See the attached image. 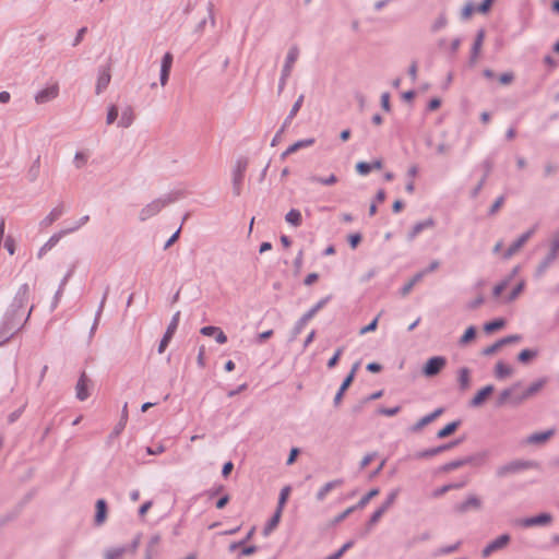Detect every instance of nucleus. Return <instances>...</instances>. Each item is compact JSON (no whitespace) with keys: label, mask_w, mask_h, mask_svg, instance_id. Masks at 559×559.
Listing matches in <instances>:
<instances>
[{"label":"nucleus","mask_w":559,"mask_h":559,"mask_svg":"<svg viewBox=\"0 0 559 559\" xmlns=\"http://www.w3.org/2000/svg\"><path fill=\"white\" fill-rule=\"evenodd\" d=\"M511 543V535L508 533L499 535L488 543L481 550L483 558L490 557L493 552L504 549Z\"/></svg>","instance_id":"nucleus-9"},{"label":"nucleus","mask_w":559,"mask_h":559,"mask_svg":"<svg viewBox=\"0 0 559 559\" xmlns=\"http://www.w3.org/2000/svg\"><path fill=\"white\" fill-rule=\"evenodd\" d=\"M440 453H442V450H441V447L438 445L435 448L420 450L414 454V457L416 460L431 459L432 456H436Z\"/></svg>","instance_id":"nucleus-44"},{"label":"nucleus","mask_w":559,"mask_h":559,"mask_svg":"<svg viewBox=\"0 0 559 559\" xmlns=\"http://www.w3.org/2000/svg\"><path fill=\"white\" fill-rule=\"evenodd\" d=\"M314 143H316L314 138L298 140L288 146V153L294 154L301 148L309 147V146L313 145Z\"/></svg>","instance_id":"nucleus-43"},{"label":"nucleus","mask_w":559,"mask_h":559,"mask_svg":"<svg viewBox=\"0 0 559 559\" xmlns=\"http://www.w3.org/2000/svg\"><path fill=\"white\" fill-rule=\"evenodd\" d=\"M384 512H382L380 509H377L369 518V520L366 523L365 530L360 533V537H366L369 535V533L372 531L373 526L380 521V519L383 516Z\"/></svg>","instance_id":"nucleus-32"},{"label":"nucleus","mask_w":559,"mask_h":559,"mask_svg":"<svg viewBox=\"0 0 559 559\" xmlns=\"http://www.w3.org/2000/svg\"><path fill=\"white\" fill-rule=\"evenodd\" d=\"M355 169L358 175L360 176H367L371 173L370 163L360 160L356 164Z\"/></svg>","instance_id":"nucleus-58"},{"label":"nucleus","mask_w":559,"mask_h":559,"mask_svg":"<svg viewBox=\"0 0 559 559\" xmlns=\"http://www.w3.org/2000/svg\"><path fill=\"white\" fill-rule=\"evenodd\" d=\"M127 407H128V405L126 403L123 405V408H122L119 421L116 424V426L114 427L112 431L109 433V436L107 438V444H110L114 439L119 437L120 433L126 428V425H127V421H128V408Z\"/></svg>","instance_id":"nucleus-22"},{"label":"nucleus","mask_w":559,"mask_h":559,"mask_svg":"<svg viewBox=\"0 0 559 559\" xmlns=\"http://www.w3.org/2000/svg\"><path fill=\"white\" fill-rule=\"evenodd\" d=\"M448 24V19L444 13H441L431 26V32L437 33L444 28Z\"/></svg>","instance_id":"nucleus-52"},{"label":"nucleus","mask_w":559,"mask_h":559,"mask_svg":"<svg viewBox=\"0 0 559 559\" xmlns=\"http://www.w3.org/2000/svg\"><path fill=\"white\" fill-rule=\"evenodd\" d=\"M285 221L294 226V227H299L301 226L302 224V216H301V213L299 210L297 209H290L286 215H285Z\"/></svg>","instance_id":"nucleus-36"},{"label":"nucleus","mask_w":559,"mask_h":559,"mask_svg":"<svg viewBox=\"0 0 559 559\" xmlns=\"http://www.w3.org/2000/svg\"><path fill=\"white\" fill-rule=\"evenodd\" d=\"M507 324V321L504 318H496L491 321H488L484 324L483 329L485 331V333L487 334H491L496 331H499L501 329H503Z\"/></svg>","instance_id":"nucleus-34"},{"label":"nucleus","mask_w":559,"mask_h":559,"mask_svg":"<svg viewBox=\"0 0 559 559\" xmlns=\"http://www.w3.org/2000/svg\"><path fill=\"white\" fill-rule=\"evenodd\" d=\"M290 491H292L290 486H285L281 489L276 510L283 511V508L285 507V504L289 498Z\"/></svg>","instance_id":"nucleus-49"},{"label":"nucleus","mask_w":559,"mask_h":559,"mask_svg":"<svg viewBox=\"0 0 559 559\" xmlns=\"http://www.w3.org/2000/svg\"><path fill=\"white\" fill-rule=\"evenodd\" d=\"M59 95V84L56 82L52 85L40 90L35 95V100L37 104H45L52 99H55Z\"/></svg>","instance_id":"nucleus-17"},{"label":"nucleus","mask_w":559,"mask_h":559,"mask_svg":"<svg viewBox=\"0 0 559 559\" xmlns=\"http://www.w3.org/2000/svg\"><path fill=\"white\" fill-rule=\"evenodd\" d=\"M546 382H547L546 378H540L537 381L531 383V385L527 388L528 389V393H531L532 395H535L536 393H538L544 388Z\"/></svg>","instance_id":"nucleus-60"},{"label":"nucleus","mask_w":559,"mask_h":559,"mask_svg":"<svg viewBox=\"0 0 559 559\" xmlns=\"http://www.w3.org/2000/svg\"><path fill=\"white\" fill-rule=\"evenodd\" d=\"M484 38H485V31L483 28H480V29H478V32L475 36L474 43L472 45V48H471V55H469V59H468L469 67L475 66L477 58L479 56L483 43H484Z\"/></svg>","instance_id":"nucleus-19"},{"label":"nucleus","mask_w":559,"mask_h":559,"mask_svg":"<svg viewBox=\"0 0 559 559\" xmlns=\"http://www.w3.org/2000/svg\"><path fill=\"white\" fill-rule=\"evenodd\" d=\"M483 508V501L475 495H469L464 501L456 503L453 507L454 512L459 514L467 513L468 511H479Z\"/></svg>","instance_id":"nucleus-11"},{"label":"nucleus","mask_w":559,"mask_h":559,"mask_svg":"<svg viewBox=\"0 0 559 559\" xmlns=\"http://www.w3.org/2000/svg\"><path fill=\"white\" fill-rule=\"evenodd\" d=\"M282 511L275 510L273 515L270 518V520L266 522L265 526L263 527V535L267 536L273 530H275L281 521Z\"/></svg>","instance_id":"nucleus-37"},{"label":"nucleus","mask_w":559,"mask_h":559,"mask_svg":"<svg viewBox=\"0 0 559 559\" xmlns=\"http://www.w3.org/2000/svg\"><path fill=\"white\" fill-rule=\"evenodd\" d=\"M381 313H379L377 317H374L370 323H368L367 325L362 326L359 331V334L360 335H364V334H367V333H370V332H374L378 328V322H379V318H380Z\"/></svg>","instance_id":"nucleus-55"},{"label":"nucleus","mask_w":559,"mask_h":559,"mask_svg":"<svg viewBox=\"0 0 559 559\" xmlns=\"http://www.w3.org/2000/svg\"><path fill=\"white\" fill-rule=\"evenodd\" d=\"M537 356H538V349L524 348L518 354L516 359L519 362L526 365V364H530Z\"/></svg>","instance_id":"nucleus-35"},{"label":"nucleus","mask_w":559,"mask_h":559,"mask_svg":"<svg viewBox=\"0 0 559 559\" xmlns=\"http://www.w3.org/2000/svg\"><path fill=\"white\" fill-rule=\"evenodd\" d=\"M399 492H400V489H393L392 491H390L389 495L386 496L385 500L382 502V504L378 509H380L382 512L385 513L392 507V504L395 502V500L399 496Z\"/></svg>","instance_id":"nucleus-47"},{"label":"nucleus","mask_w":559,"mask_h":559,"mask_svg":"<svg viewBox=\"0 0 559 559\" xmlns=\"http://www.w3.org/2000/svg\"><path fill=\"white\" fill-rule=\"evenodd\" d=\"M457 383L460 391L464 392L471 386V370L467 367H462L457 371Z\"/></svg>","instance_id":"nucleus-29"},{"label":"nucleus","mask_w":559,"mask_h":559,"mask_svg":"<svg viewBox=\"0 0 559 559\" xmlns=\"http://www.w3.org/2000/svg\"><path fill=\"white\" fill-rule=\"evenodd\" d=\"M29 299V286L28 284H23L19 287L15 296L8 310L5 311L1 324V335L5 336L4 342H8L10 338L14 336V334L22 329L24 323L27 322L34 306H31L26 317L23 320L24 316V307L28 302Z\"/></svg>","instance_id":"nucleus-1"},{"label":"nucleus","mask_w":559,"mask_h":559,"mask_svg":"<svg viewBox=\"0 0 559 559\" xmlns=\"http://www.w3.org/2000/svg\"><path fill=\"white\" fill-rule=\"evenodd\" d=\"M512 372H513V369L509 365L504 364L501 360L498 361L495 366V377L497 379L501 380L507 377H510L512 374Z\"/></svg>","instance_id":"nucleus-39"},{"label":"nucleus","mask_w":559,"mask_h":559,"mask_svg":"<svg viewBox=\"0 0 559 559\" xmlns=\"http://www.w3.org/2000/svg\"><path fill=\"white\" fill-rule=\"evenodd\" d=\"M401 412V406L396 405L394 407H384L381 406L378 408V413L383 416L392 417L397 415Z\"/></svg>","instance_id":"nucleus-59"},{"label":"nucleus","mask_w":559,"mask_h":559,"mask_svg":"<svg viewBox=\"0 0 559 559\" xmlns=\"http://www.w3.org/2000/svg\"><path fill=\"white\" fill-rule=\"evenodd\" d=\"M108 293H109V286L106 287L105 293L103 295V298L100 300V304L98 306V309L96 311L95 319H94L93 325L91 328V333H94V331L97 328V324L99 322V319H100V316H102V312H103V309H104V306H105Z\"/></svg>","instance_id":"nucleus-46"},{"label":"nucleus","mask_w":559,"mask_h":559,"mask_svg":"<svg viewBox=\"0 0 559 559\" xmlns=\"http://www.w3.org/2000/svg\"><path fill=\"white\" fill-rule=\"evenodd\" d=\"M447 366V358L444 356H432L424 364L421 372L426 378L438 376Z\"/></svg>","instance_id":"nucleus-7"},{"label":"nucleus","mask_w":559,"mask_h":559,"mask_svg":"<svg viewBox=\"0 0 559 559\" xmlns=\"http://www.w3.org/2000/svg\"><path fill=\"white\" fill-rule=\"evenodd\" d=\"M178 193H168L165 197L158 198L153 200L151 203L145 205L139 214V219L141 222H145L146 219L155 216L158 214L162 209H164L166 205L175 202L178 199Z\"/></svg>","instance_id":"nucleus-3"},{"label":"nucleus","mask_w":559,"mask_h":559,"mask_svg":"<svg viewBox=\"0 0 559 559\" xmlns=\"http://www.w3.org/2000/svg\"><path fill=\"white\" fill-rule=\"evenodd\" d=\"M259 547L255 546V545H247L245 544L240 551H239V557H248V556H251L253 554H255L258 551Z\"/></svg>","instance_id":"nucleus-64"},{"label":"nucleus","mask_w":559,"mask_h":559,"mask_svg":"<svg viewBox=\"0 0 559 559\" xmlns=\"http://www.w3.org/2000/svg\"><path fill=\"white\" fill-rule=\"evenodd\" d=\"M40 173V156L38 155L27 170V179L31 182L37 180Z\"/></svg>","instance_id":"nucleus-45"},{"label":"nucleus","mask_w":559,"mask_h":559,"mask_svg":"<svg viewBox=\"0 0 559 559\" xmlns=\"http://www.w3.org/2000/svg\"><path fill=\"white\" fill-rule=\"evenodd\" d=\"M461 425H462L461 419L453 420V421L447 424L443 428L439 429L436 437L438 439H444V438L453 435L459 429V427Z\"/></svg>","instance_id":"nucleus-31"},{"label":"nucleus","mask_w":559,"mask_h":559,"mask_svg":"<svg viewBox=\"0 0 559 559\" xmlns=\"http://www.w3.org/2000/svg\"><path fill=\"white\" fill-rule=\"evenodd\" d=\"M343 484H344V479H343V478H337V479H334V480H331V481L326 483L325 485H323V486L318 490V492H317V495H316L317 500H318V501H323V500L325 499L326 495H328L331 490H333V489H335V488H337V487L342 486Z\"/></svg>","instance_id":"nucleus-28"},{"label":"nucleus","mask_w":559,"mask_h":559,"mask_svg":"<svg viewBox=\"0 0 559 559\" xmlns=\"http://www.w3.org/2000/svg\"><path fill=\"white\" fill-rule=\"evenodd\" d=\"M435 226L436 221L433 217H428L421 222H417L407 233V240L413 241L421 231H424L427 228H432Z\"/></svg>","instance_id":"nucleus-21"},{"label":"nucleus","mask_w":559,"mask_h":559,"mask_svg":"<svg viewBox=\"0 0 559 559\" xmlns=\"http://www.w3.org/2000/svg\"><path fill=\"white\" fill-rule=\"evenodd\" d=\"M134 120L133 110L131 107H127L122 112L120 120L118 121V127L129 128Z\"/></svg>","instance_id":"nucleus-42"},{"label":"nucleus","mask_w":559,"mask_h":559,"mask_svg":"<svg viewBox=\"0 0 559 559\" xmlns=\"http://www.w3.org/2000/svg\"><path fill=\"white\" fill-rule=\"evenodd\" d=\"M63 205L59 204L40 222V226L48 227L63 214Z\"/></svg>","instance_id":"nucleus-33"},{"label":"nucleus","mask_w":559,"mask_h":559,"mask_svg":"<svg viewBox=\"0 0 559 559\" xmlns=\"http://www.w3.org/2000/svg\"><path fill=\"white\" fill-rule=\"evenodd\" d=\"M344 352V347H338L335 353L333 354V356L328 360V364H326V367L329 369H333L337 366L338 361H340V358L342 356Z\"/></svg>","instance_id":"nucleus-56"},{"label":"nucleus","mask_w":559,"mask_h":559,"mask_svg":"<svg viewBox=\"0 0 559 559\" xmlns=\"http://www.w3.org/2000/svg\"><path fill=\"white\" fill-rule=\"evenodd\" d=\"M536 466V463L533 461H524V460H514L509 462L497 469V475L499 477L507 476L509 474L520 473L525 469H530Z\"/></svg>","instance_id":"nucleus-6"},{"label":"nucleus","mask_w":559,"mask_h":559,"mask_svg":"<svg viewBox=\"0 0 559 559\" xmlns=\"http://www.w3.org/2000/svg\"><path fill=\"white\" fill-rule=\"evenodd\" d=\"M504 201H506V197L504 195L498 197L495 200V202L491 204V206L489 207L487 215L488 216H495L499 212L501 206L504 204Z\"/></svg>","instance_id":"nucleus-51"},{"label":"nucleus","mask_w":559,"mask_h":559,"mask_svg":"<svg viewBox=\"0 0 559 559\" xmlns=\"http://www.w3.org/2000/svg\"><path fill=\"white\" fill-rule=\"evenodd\" d=\"M521 340H522V335H520V334H512V335H508V336H504L502 338H499L498 343H499L500 347H503L506 345L518 343Z\"/></svg>","instance_id":"nucleus-57"},{"label":"nucleus","mask_w":559,"mask_h":559,"mask_svg":"<svg viewBox=\"0 0 559 559\" xmlns=\"http://www.w3.org/2000/svg\"><path fill=\"white\" fill-rule=\"evenodd\" d=\"M362 240V235L360 233L349 234L347 237V242L352 249H356Z\"/></svg>","instance_id":"nucleus-61"},{"label":"nucleus","mask_w":559,"mask_h":559,"mask_svg":"<svg viewBox=\"0 0 559 559\" xmlns=\"http://www.w3.org/2000/svg\"><path fill=\"white\" fill-rule=\"evenodd\" d=\"M179 320H180V311H177L173 316V318H171V320H170V322H169V324H168V326H167V329H166V331H165V333H164V335H163V337H162V340H160V342L158 344V348H157L158 354H163L166 350V348L169 345L174 334L177 331V328H178V324H179Z\"/></svg>","instance_id":"nucleus-10"},{"label":"nucleus","mask_w":559,"mask_h":559,"mask_svg":"<svg viewBox=\"0 0 559 559\" xmlns=\"http://www.w3.org/2000/svg\"><path fill=\"white\" fill-rule=\"evenodd\" d=\"M559 258V237H555L550 242V249L545 258L538 263L534 277L539 280L546 273V271L552 265L555 260Z\"/></svg>","instance_id":"nucleus-4"},{"label":"nucleus","mask_w":559,"mask_h":559,"mask_svg":"<svg viewBox=\"0 0 559 559\" xmlns=\"http://www.w3.org/2000/svg\"><path fill=\"white\" fill-rule=\"evenodd\" d=\"M535 230H536V226L532 227L531 229H528L527 231L522 234L504 251L503 258L504 259H510L513 254H515L525 245V242L534 235Z\"/></svg>","instance_id":"nucleus-14"},{"label":"nucleus","mask_w":559,"mask_h":559,"mask_svg":"<svg viewBox=\"0 0 559 559\" xmlns=\"http://www.w3.org/2000/svg\"><path fill=\"white\" fill-rule=\"evenodd\" d=\"M360 366V361H356L350 371L346 374V377L343 379L334 399H333V405L335 408H337L342 401H343V397L345 395V392L349 389V386L352 385L354 379H355V376H356V372L358 370Z\"/></svg>","instance_id":"nucleus-8"},{"label":"nucleus","mask_w":559,"mask_h":559,"mask_svg":"<svg viewBox=\"0 0 559 559\" xmlns=\"http://www.w3.org/2000/svg\"><path fill=\"white\" fill-rule=\"evenodd\" d=\"M108 516V504L107 501L103 498L98 499L95 503V515H94V524L96 526L103 525Z\"/></svg>","instance_id":"nucleus-20"},{"label":"nucleus","mask_w":559,"mask_h":559,"mask_svg":"<svg viewBox=\"0 0 559 559\" xmlns=\"http://www.w3.org/2000/svg\"><path fill=\"white\" fill-rule=\"evenodd\" d=\"M118 115H119L118 107L116 105H111L107 111V117H106L107 124L114 123L117 120Z\"/></svg>","instance_id":"nucleus-63"},{"label":"nucleus","mask_w":559,"mask_h":559,"mask_svg":"<svg viewBox=\"0 0 559 559\" xmlns=\"http://www.w3.org/2000/svg\"><path fill=\"white\" fill-rule=\"evenodd\" d=\"M556 430L554 428L537 431L527 437V443L530 444H543L546 443L554 435Z\"/></svg>","instance_id":"nucleus-26"},{"label":"nucleus","mask_w":559,"mask_h":559,"mask_svg":"<svg viewBox=\"0 0 559 559\" xmlns=\"http://www.w3.org/2000/svg\"><path fill=\"white\" fill-rule=\"evenodd\" d=\"M464 464H463V461H462V457L461 459H456V460H453L451 462H448L443 465H441L439 467V472L441 473H449V472H452L454 469H457L460 467H463Z\"/></svg>","instance_id":"nucleus-50"},{"label":"nucleus","mask_w":559,"mask_h":559,"mask_svg":"<svg viewBox=\"0 0 559 559\" xmlns=\"http://www.w3.org/2000/svg\"><path fill=\"white\" fill-rule=\"evenodd\" d=\"M162 537L159 534H154L150 537V540L145 549V559H154L158 555V546Z\"/></svg>","instance_id":"nucleus-27"},{"label":"nucleus","mask_w":559,"mask_h":559,"mask_svg":"<svg viewBox=\"0 0 559 559\" xmlns=\"http://www.w3.org/2000/svg\"><path fill=\"white\" fill-rule=\"evenodd\" d=\"M91 383V380L86 376V373L83 371L75 385V396L79 401H85L90 396L88 385Z\"/></svg>","instance_id":"nucleus-18"},{"label":"nucleus","mask_w":559,"mask_h":559,"mask_svg":"<svg viewBox=\"0 0 559 559\" xmlns=\"http://www.w3.org/2000/svg\"><path fill=\"white\" fill-rule=\"evenodd\" d=\"M249 160L247 157H239L233 170V192L235 195L241 194V186L245 178Z\"/></svg>","instance_id":"nucleus-5"},{"label":"nucleus","mask_w":559,"mask_h":559,"mask_svg":"<svg viewBox=\"0 0 559 559\" xmlns=\"http://www.w3.org/2000/svg\"><path fill=\"white\" fill-rule=\"evenodd\" d=\"M552 521V515L548 512H542L534 516L520 519L516 521V525L523 527H532V526H545L550 524Z\"/></svg>","instance_id":"nucleus-12"},{"label":"nucleus","mask_w":559,"mask_h":559,"mask_svg":"<svg viewBox=\"0 0 559 559\" xmlns=\"http://www.w3.org/2000/svg\"><path fill=\"white\" fill-rule=\"evenodd\" d=\"M522 385L521 381H516L510 388L502 390L496 399L495 406L500 408L510 402L512 394L514 391Z\"/></svg>","instance_id":"nucleus-25"},{"label":"nucleus","mask_w":559,"mask_h":559,"mask_svg":"<svg viewBox=\"0 0 559 559\" xmlns=\"http://www.w3.org/2000/svg\"><path fill=\"white\" fill-rule=\"evenodd\" d=\"M477 336V328L475 325H469L465 331L464 333L462 334V336L460 337L459 340V345L460 346H465L467 345L468 343H471L472 341H474Z\"/></svg>","instance_id":"nucleus-40"},{"label":"nucleus","mask_w":559,"mask_h":559,"mask_svg":"<svg viewBox=\"0 0 559 559\" xmlns=\"http://www.w3.org/2000/svg\"><path fill=\"white\" fill-rule=\"evenodd\" d=\"M309 180L312 182H318V183L324 185V186H332V185L336 183L338 179L334 174H331L329 177H320V176L313 175L309 178Z\"/></svg>","instance_id":"nucleus-48"},{"label":"nucleus","mask_w":559,"mask_h":559,"mask_svg":"<svg viewBox=\"0 0 559 559\" xmlns=\"http://www.w3.org/2000/svg\"><path fill=\"white\" fill-rule=\"evenodd\" d=\"M66 234H67V231H63V230H61V231H59V233H57V234H53V235H52V236H51V237H50V238H49V239H48V240L43 245V247L39 249V251H38V253H37V257H38L39 259H41V258H43V255H44L47 251L51 250V249H52V248H53V247L59 242V240L62 238V236H63V235H66Z\"/></svg>","instance_id":"nucleus-30"},{"label":"nucleus","mask_w":559,"mask_h":559,"mask_svg":"<svg viewBox=\"0 0 559 559\" xmlns=\"http://www.w3.org/2000/svg\"><path fill=\"white\" fill-rule=\"evenodd\" d=\"M509 283H510V278H506V280H502L497 285H495V287L492 289V296L495 298L499 297L503 293V290L508 287Z\"/></svg>","instance_id":"nucleus-62"},{"label":"nucleus","mask_w":559,"mask_h":559,"mask_svg":"<svg viewBox=\"0 0 559 559\" xmlns=\"http://www.w3.org/2000/svg\"><path fill=\"white\" fill-rule=\"evenodd\" d=\"M524 287H525V283H524V282H520V283H518V284L512 288V290L510 292V294L508 295V297H507V301H508V302H511V301L515 300V299L519 297V295L523 292Z\"/></svg>","instance_id":"nucleus-53"},{"label":"nucleus","mask_w":559,"mask_h":559,"mask_svg":"<svg viewBox=\"0 0 559 559\" xmlns=\"http://www.w3.org/2000/svg\"><path fill=\"white\" fill-rule=\"evenodd\" d=\"M298 57H299V48L297 47V45H294L289 48L287 56H286L285 63L282 69V73H284V76H290L294 63L296 62Z\"/></svg>","instance_id":"nucleus-23"},{"label":"nucleus","mask_w":559,"mask_h":559,"mask_svg":"<svg viewBox=\"0 0 559 559\" xmlns=\"http://www.w3.org/2000/svg\"><path fill=\"white\" fill-rule=\"evenodd\" d=\"M380 492V489L378 487L370 489L366 495H364L360 500L354 504L353 507L357 510H362L371 499L377 497Z\"/></svg>","instance_id":"nucleus-38"},{"label":"nucleus","mask_w":559,"mask_h":559,"mask_svg":"<svg viewBox=\"0 0 559 559\" xmlns=\"http://www.w3.org/2000/svg\"><path fill=\"white\" fill-rule=\"evenodd\" d=\"M110 64L100 66L98 68V76L96 82L95 92L97 95L103 93L109 85L111 80Z\"/></svg>","instance_id":"nucleus-15"},{"label":"nucleus","mask_w":559,"mask_h":559,"mask_svg":"<svg viewBox=\"0 0 559 559\" xmlns=\"http://www.w3.org/2000/svg\"><path fill=\"white\" fill-rule=\"evenodd\" d=\"M493 392H495L493 384H487V385L483 386L469 400L468 407L478 408V407L483 406Z\"/></svg>","instance_id":"nucleus-13"},{"label":"nucleus","mask_w":559,"mask_h":559,"mask_svg":"<svg viewBox=\"0 0 559 559\" xmlns=\"http://www.w3.org/2000/svg\"><path fill=\"white\" fill-rule=\"evenodd\" d=\"M356 509L352 506L344 510L342 513L337 514L332 521L331 525H337L338 523L343 522L347 516H349L353 512H355Z\"/></svg>","instance_id":"nucleus-54"},{"label":"nucleus","mask_w":559,"mask_h":559,"mask_svg":"<svg viewBox=\"0 0 559 559\" xmlns=\"http://www.w3.org/2000/svg\"><path fill=\"white\" fill-rule=\"evenodd\" d=\"M423 280V274H418V272L407 282L405 283L401 288H400V295L402 297H405L407 296L413 287L419 283L420 281Z\"/></svg>","instance_id":"nucleus-41"},{"label":"nucleus","mask_w":559,"mask_h":559,"mask_svg":"<svg viewBox=\"0 0 559 559\" xmlns=\"http://www.w3.org/2000/svg\"><path fill=\"white\" fill-rule=\"evenodd\" d=\"M332 299V295L321 298L307 312H305L295 323L290 331L289 341H294L305 329L306 324Z\"/></svg>","instance_id":"nucleus-2"},{"label":"nucleus","mask_w":559,"mask_h":559,"mask_svg":"<svg viewBox=\"0 0 559 559\" xmlns=\"http://www.w3.org/2000/svg\"><path fill=\"white\" fill-rule=\"evenodd\" d=\"M489 457V452L487 450L479 451L477 453L467 455L462 457L463 464L465 465H472L475 467L481 466L486 463V461Z\"/></svg>","instance_id":"nucleus-24"},{"label":"nucleus","mask_w":559,"mask_h":559,"mask_svg":"<svg viewBox=\"0 0 559 559\" xmlns=\"http://www.w3.org/2000/svg\"><path fill=\"white\" fill-rule=\"evenodd\" d=\"M444 413L443 407H438L430 414L425 415L421 417L416 424H414L412 427H409L411 432H418L420 431L425 426L431 424L435 421L439 416H441Z\"/></svg>","instance_id":"nucleus-16"}]
</instances>
